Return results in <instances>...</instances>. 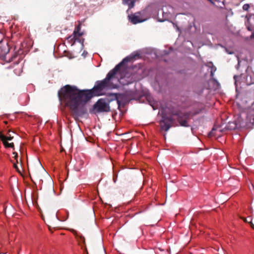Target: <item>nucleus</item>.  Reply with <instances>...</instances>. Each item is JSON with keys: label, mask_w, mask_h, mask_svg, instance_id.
I'll use <instances>...</instances> for the list:
<instances>
[{"label": "nucleus", "mask_w": 254, "mask_h": 254, "mask_svg": "<svg viewBox=\"0 0 254 254\" xmlns=\"http://www.w3.org/2000/svg\"><path fill=\"white\" fill-rule=\"evenodd\" d=\"M133 58L127 56L121 62L116 65L107 74L106 78L101 81L97 82L94 87L90 90H79L75 86L65 85L58 92L60 100L69 107L77 116H80L86 113V110L80 105L87 102L94 96H100L102 91L106 89H113L117 87L114 81H117L122 85H128L134 81L131 75L122 74L123 65L129 62Z\"/></svg>", "instance_id": "nucleus-1"}, {"label": "nucleus", "mask_w": 254, "mask_h": 254, "mask_svg": "<svg viewBox=\"0 0 254 254\" xmlns=\"http://www.w3.org/2000/svg\"><path fill=\"white\" fill-rule=\"evenodd\" d=\"M94 108L97 112H108L110 111L109 101L106 99H100L94 104Z\"/></svg>", "instance_id": "nucleus-2"}, {"label": "nucleus", "mask_w": 254, "mask_h": 254, "mask_svg": "<svg viewBox=\"0 0 254 254\" xmlns=\"http://www.w3.org/2000/svg\"><path fill=\"white\" fill-rule=\"evenodd\" d=\"M173 120L171 117H167L163 115L161 120L160 121V125L162 130L167 131L172 126Z\"/></svg>", "instance_id": "nucleus-3"}, {"label": "nucleus", "mask_w": 254, "mask_h": 254, "mask_svg": "<svg viewBox=\"0 0 254 254\" xmlns=\"http://www.w3.org/2000/svg\"><path fill=\"white\" fill-rule=\"evenodd\" d=\"M128 18L130 22L134 24L143 22L146 19L145 18H142L140 16V13L129 15Z\"/></svg>", "instance_id": "nucleus-4"}, {"label": "nucleus", "mask_w": 254, "mask_h": 254, "mask_svg": "<svg viewBox=\"0 0 254 254\" xmlns=\"http://www.w3.org/2000/svg\"><path fill=\"white\" fill-rule=\"evenodd\" d=\"M13 138V137L11 136H6L2 134H0V139L2 141L5 147H11L13 148L14 147V144L13 143H8L7 140H11Z\"/></svg>", "instance_id": "nucleus-5"}, {"label": "nucleus", "mask_w": 254, "mask_h": 254, "mask_svg": "<svg viewBox=\"0 0 254 254\" xmlns=\"http://www.w3.org/2000/svg\"><path fill=\"white\" fill-rule=\"evenodd\" d=\"M188 118L189 115H184L183 117L180 115L178 116V121L181 126L188 127H189L187 122Z\"/></svg>", "instance_id": "nucleus-6"}, {"label": "nucleus", "mask_w": 254, "mask_h": 254, "mask_svg": "<svg viewBox=\"0 0 254 254\" xmlns=\"http://www.w3.org/2000/svg\"><path fill=\"white\" fill-rule=\"evenodd\" d=\"M28 96L26 94L20 95L18 98V102L21 105H26L28 103Z\"/></svg>", "instance_id": "nucleus-7"}, {"label": "nucleus", "mask_w": 254, "mask_h": 254, "mask_svg": "<svg viewBox=\"0 0 254 254\" xmlns=\"http://www.w3.org/2000/svg\"><path fill=\"white\" fill-rule=\"evenodd\" d=\"M135 2V0H123V3L127 5L129 9H131L134 7Z\"/></svg>", "instance_id": "nucleus-8"}, {"label": "nucleus", "mask_w": 254, "mask_h": 254, "mask_svg": "<svg viewBox=\"0 0 254 254\" xmlns=\"http://www.w3.org/2000/svg\"><path fill=\"white\" fill-rule=\"evenodd\" d=\"M76 36H77L76 35H74L73 34L68 36L67 38V40L68 42L70 44H71V45H73L76 42L75 38H76Z\"/></svg>", "instance_id": "nucleus-9"}, {"label": "nucleus", "mask_w": 254, "mask_h": 254, "mask_svg": "<svg viewBox=\"0 0 254 254\" xmlns=\"http://www.w3.org/2000/svg\"><path fill=\"white\" fill-rule=\"evenodd\" d=\"M75 39H76V42L81 43L82 45V47H83L84 39H80L79 37H77V36L76 37Z\"/></svg>", "instance_id": "nucleus-10"}, {"label": "nucleus", "mask_w": 254, "mask_h": 254, "mask_svg": "<svg viewBox=\"0 0 254 254\" xmlns=\"http://www.w3.org/2000/svg\"><path fill=\"white\" fill-rule=\"evenodd\" d=\"M80 30V27L79 25L77 26L73 31V34L74 35H77L78 31Z\"/></svg>", "instance_id": "nucleus-11"}, {"label": "nucleus", "mask_w": 254, "mask_h": 254, "mask_svg": "<svg viewBox=\"0 0 254 254\" xmlns=\"http://www.w3.org/2000/svg\"><path fill=\"white\" fill-rule=\"evenodd\" d=\"M249 8H250V5L249 4H245L243 6V9L246 11L248 10Z\"/></svg>", "instance_id": "nucleus-12"}, {"label": "nucleus", "mask_w": 254, "mask_h": 254, "mask_svg": "<svg viewBox=\"0 0 254 254\" xmlns=\"http://www.w3.org/2000/svg\"><path fill=\"white\" fill-rule=\"evenodd\" d=\"M216 70V68L215 67H212L211 71V76H213L214 74V72H215Z\"/></svg>", "instance_id": "nucleus-13"}, {"label": "nucleus", "mask_w": 254, "mask_h": 254, "mask_svg": "<svg viewBox=\"0 0 254 254\" xmlns=\"http://www.w3.org/2000/svg\"><path fill=\"white\" fill-rule=\"evenodd\" d=\"M79 239L81 241H82L84 244L85 243V238L82 236H79Z\"/></svg>", "instance_id": "nucleus-14"}, {"label": "nucleus", "mask_w": 254, "mask_h": 254, "mask_svg": "<svg viewBox=\"0 0 254 254\" xmlns=\"http://www.w3.org/2000/svg\"><path fill=\"white\" fill-rule=\"evenodd\" d=\"M13 166H14V168L17 170V171L20 172V170H19L16 164H14Z\"/></svg>", "instance_id": "nucleus-15"}, {"label": "nucleus", "mask_w": 254, "mask_h": 254, "mask_svg": "<svg viewBox=\"0 0 254 254\" xmlns=\"http://www.w3.org/2000/svg\"><path fill=\"white\" fill-rule=\"evenodd\" d=\"M13 154L14 155V158H15V159H16V162H17H17H18V161H17V157H18L17 153H16V152H13Z\"/></svg>", "instance_id": "nucleus-16"}, {"label": "nucleus", "mask_w": 254, "mask_h": 254, "mask_svg": "<svg viewBox=\"0 0 254 254\" xmlns=\"http://www.w3.org/2000/svg\"><path fill=\"white\" fill-rule=\"evenodd\" d=\"M247 28L250 31H253V29L251 27V26H247Z\"/></svg>", "instance_id": "nucleus-17"}, {"label": "nucleus", "mask_w": 254, "mask_h": 254, "mask_svg": "<svg viewBox=\"0 0 254 254\" xmlns=\"http://www.w3.org/2000/svg\"><path fill=\"white\" fill-rule=\"evenodd\" d=\"M83 35V32H80V31H78L77 33V37H80Z\"/></svg>", "instance_id": "nucleus-18"}, {"label": "nucleus", "mask_w": 254, "mask_h": 254, "mask_svg": "<svg viewBox=\"0 0 254 254\" xmlns=\"http://www.w3.org/2000/svg\"><path fill=\"white\" fill-rule=\"evenodd\" d=\"M251 38L254 39V32H252V35H251Z\"/></svg>", "instance_id": "nucleus-19"}, {"label": "nucleus", "mask_w": 254, "mask_h": 254, "mask_svg": "<svg viewBox=\"0 0 254 254\" xmlns=\"http://www.w3.org/2000/svg\"><path fill=\"white\" fill-rule=\"evenodd\" d=\"M249 220H250V221H251V218L250 217H248V219H246V220H245L244 221H246V222H249Z\"/></svg>", "instance_id": "nucleus-20"}, {"label": "nucleus", "mask_w": 254, "mask_h": 254, "mask_svg": "<svg viewBox=\"0 0 254 254\" xmlns=\"http://www.w3.org/2000/svg\"><path fill=\"white\" fill-rule=\"evenodd\" d=\"M15 58V56L14 55L12 57V59H11V61L13 60V59Z\"/></svg>", "instance_id": "nucleus-21"}, {"label": "nucleus", "mask_w": 254, "mask_h": 254, "mask_svg": "<svg viewBox=\"0 0 254 254\" xmlns=\"http://www.w3.org/2000/svg\"><path fill=\"white\" fill-rule=\"evenodd\" d=\"M250 114H251L252 115H253V112H250Z\"/></svg>", "instance_id": "nucleus-22"}, {"label": "nucleus", "mask_w": 254, "mask_h": 254, "mask_svg": "<svg viewBox=\"0 0 254 254\" xmlns=\"http://www.w3.org/2000/svg\"><path fill=\"white\" fill-rule=\"evenodd\" d=\"M199 113V112H197L195 113V114H198Z\"/></svg>", "instance_id": "nucleus-23"}]
</instances>
